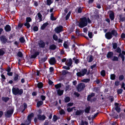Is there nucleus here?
Wrapping results in <instances>:
<instances>
[{
  "label": "nucleus",
  "instance_id": "11",
  "mask_svg": "<svg viewBox=\"0 0 125 125\" xmlns=\"http://www.w3.org/2000/svg\"><path fill=\"white\" fill-rule=\"evenodd\" d=\"M49 62L50 64L53 65L55 63L56 61L54 58L52 57L50 59Z\"/></svg>",
  "mask_w": 125,
  "mask_h": 125
},
{
  "label": "nucleus",
  "instance_id": "52",
  "mask_svg": "<svg viewBox=\"0 0 125 125\" xmlns=\"http://www.w3.org/2000/svg\"><path fill=\"white\" fill-rule=\"evenodd\" d=\"M115 109L117 112H119L120 111V109L119 107L116 106L115 107Z\"/></svg>",
  "mask_w": 125,
  "mask_h": 125
},
{
  "label": "nucleus",
  "instance_id": "38",
  "mask_svg": "<svg viewBox=\"0 0 125 125\" xmlns=\"http://www.w3.org/2000/svg\"><path fill=\"white\" fill-rule=\"evenodd\" d=\"M115 75L114 74H112L111 75L110 78L111 79L114 80L115 79Z\"/></svg>",
  "mask_w": 125,
  "mask_h": 125
},
{
  "label": "nucleus",
  "instance_id": "14",
  "mask_svg": "<svg viewBox=\"0 0 125 125\" xmlns=\"http://www.w3.org/2000/svg\"><path fill=\"white\" fill-rule=\"evenodd\" d=\"M38 119L40 120H44L45 118V117L44 115H38Z\"/></svg>",
  "mask_w": 125,
  "mask_h": 125
},
{
  "label": "nucleus",
  "instance_id": "51",
  "mask_svg": "<svg viewBox=\"0 0 125 125\" xmlns=\"http://www.w3.org/2000/svg\"><path fill=\"white\" fill-rule=\"evenodd\" d=\"M17 55L19 56L20 57H21L22 56V53L20 52H19L18 53Z\"/></svg>",
  "mask_w": 125,
  "mask_h": 125
},
{
  "label": "nucleus",
  "instance_id": "33",
  "mask_svg": "<svg viewBox=\"0 0 125 125\" xmlns=\"http://www.w3.org/2000/svg\"><path fill=\"white\" fill-rule=\"evenodd\" d=\"M51 20L53 21L55 20H56V19L53 17V14L52 13L51 14Z\"/></svg>",
  "mask_w": 125,
  "mask_h": 125
},
{
  "label": "nucleus",
  "instance_id": "19",
  "mask_svg": "<svg viewBox=\"0 0 125 125\" xmlns=\"http://www.w3.org/2000/svg\"><path fill=\"white\" fill-rule=\"evenodd\" d=\"M87 60L89 62H92L93 60L92 56L91 55L88 56L87 57Z\"/></svg>",
  "mask_w": 125,
  "mask_h": 125
},
{
  "label": "nucleus",
  "instance_id": "2",
  "mask_svg": "<svg viewBox=\"0 0 125 125\" xmlns=\"http://www.w3.org/2000/svg\"><path fill=\"white\" fill-rule=\"evenodd\" d=\"M12 91L13 94L15 95H21L23 93L22 89H19L17 88H13L12 89Z\"/></svg>",
  "mask_w": 125,
  "mask_h": 125
},
{
  "label": "nucleus",
  "instance_id": "62",
  "mask_svg": "<svg viewBox=\"0 0 125 125\" xmlns=\"http://www.w3.org/2000/svg\"><path fill=\"white\" fill-rule=\"evenodd\" d=\"M67 71L64 70L62 71V73L63 75H64L67 73Z\"/></svg>",
  "mask_w": 125,
  "mask_h": 125
},
{
  "label": "nucleus",
  "instance_id": "22",
  "mask_svg": "<svg viewBox=\"0 0 125 125\" xmlns=\"http://www.w3.org/2000/svg\"><path fill=\"white\" fill-rule=\"evenodd\" d=\"M63 92V90H61L60 89H58L57 91V93L59 95H62Z\"/></svg>",
  "mask_w": 125,
  "mask_h": 125
},
{
  "label": "nucleus",
  "instance_id": "47",
  "mask_svg": "<svg viewBox=\"0 0 125 125\" xmlns=\"http://www.w3.org/2000/svg\"><path fill=\"white\" fill-rule=\"evenodd\" d=\"M31 20V19L30 17L27 18L26 19V22H30Z\"/></svg>",
  "mask_w": 125,
  "mask_h": 125
},
{
  "label": "nucleus",
  "instance_id": "29",
  "mask_svg": "<svg viewBox=\"0 0 125 125\" xmlns=\"http://www.w3.org/2000/svg\"><path fill=\"white\" fill-rule=\"evenodd\" d=\"M37 86L39 88H41L43 86V84L41 82L39 83L38 84Z\"/></svg>",
  "mask_w": 125,
  "mask_h": 125
},
{
  "label": "nucleus",
  "instance_id": "35",
  "mask_svg": "<svg viewBox=\"0 0 125 125\" xmlns=\"http://www.w3.org/2000/svg\"><path fill=\"white\" fill-rule=\"evenodd\" d=\"M111 59L113 61H118V58L116 56H114Z\"/></svg>",
  "mask_w": 125,
  "mask_h": 125
},
{
  "label": "nucleus",
  "instance_id": "48",
  "mask_svg": "<svg viewBox=\"0 0 125 125\" xmlns=\"http://www.w3.org/2000/svg\"><path fill=\"white\" fill-rule=\"evenodd\" d=\"M61 86V84H57L56 85H55V87L56 88L58 89Z\"/></svg>",
  "mask_w": 125,
  "mask_h": 125
},
{
  "label": "nucleus",
  "instance_id": "59",
  "mask_svg": "<svg viewBox=\"0 0 125 125\" xmlns=\"http://www.w3.org/2000/svg\"><path fill=\"white\" fill-rule=\"evenodd\" d=\"M116 52H117L120 53L121 52V50L120 48H118L116 49Z\"/></svg>",
  "mask_w": 125,
  "mask_h": 125
},
{
  "label": "nucleus",
  "instance_id": "60",
  "mask_svg": "<svg viewBox=\"0 0 125 125\" xmlns=\"http://www.w3.org/2000/svg\"><path fill=\"white\" fill-rule=\"evenodd\" d=\"M41 99L43 101L45 99V97L44 96L41 95Z\"/></svg>",
  "mask_w": 125,
  "mask_h": 125
},
{
  "label": "nucleus",
  "instance_id": "42",
  "mask_svg": "<svg viewBox=\"0 0 125 125\" xmlns=\"http://www.w3.org/2000/svg\"><path fill=\"white\" fill-rule=\"evenodd\" d=\"M73 60L74 61L75 63L76 64H77L79 62V60L78 59H76L75 58H73Z\"/></svg>",
  "mask_w": 125,
  "mask_h": 125
},
{
  "label": "nucleus",
  "instance_id": "4",
  "mask_svg": "<svg viewBox=\"0 0 125 125\" xmlns=\"http://www.w3.org/2000/svg\"><path fill=\"white\" fill-rule=\"evenodd\" d=\"M34 114L32 113H31L28 115L27 119L26 121V122L25 123L26 125H28L30 123L31 120Z\"/></svg>",
  "mask_w": 125,
  "mask_h": 125
},
{
  "label": "nucleus",
  "instance_id": "1",
  "mask_svg": "<svg viewBox=\"0 0 125 125\" xmlns=\"http://www.w3.org/2000/svg\"><path fill=\"white\" fill-rule=\"evenodd\" d=\"M89 23H91V21L89 18L83 17L81 18L79 21L77 22L76 24L80 28H83L86 26Z\"/></svg>",
  "mask_w": 125,
  "mask_h": 125
},
{
  "label": "nucleus",
  "instance_id": "64",
  "mask_svg": "<svg viewBox=\"0 0 125 125\" xmlns=\"http://www.w3.org/2000/svg\"><path fill=\"white\" fill-rule=\"evenodd\" d=\"M83 31L85 33H87V29L86 28H84L83 29Z\"/></svg>",
  "mask_w": 125,
  "mask_h": 125
},
{
  "label": "nucleus",
  "instance_id": "9",
  "mask_svg": "<svg viewBox=\"0 0 125 125\" xmlns=\"http://www.w3.org/2000/svg\"><path fill=\"white\" fill-rule=\"evenodd\" d=\"M38 44L39 47L41 48L44 47L45 45L43 41L41 40L39 41Z\"/></svg>",
  "mask_w": 125,
  "mask_h": 125
},
{
  "label": "nucleus",
  "instance_id": "63",
  "mask_svg": "<svg viewBox=\"0 0 125 125\" xmlns=\"http://www.w3.org/2000/svg\"><path fill=\"white\" fill-rule=\"evenodd\" d=\"M82 9L81 8H79L78 10V13H80L82 12Z\"/></svg>",
  "mask_w": 125,
  "mask_h": 125
},
{
  "label": "nucleus",
  "instance_id": "21",
  "mask_svg": "<svg viewBox=\"0 0 125 125\" xmlns=\"http://www.w3.org/2000/svg\"><path fill=\"white\" fill-rule=\"evenodd\" d=\"M114 13L112 11L111 12V13L109 15V16L110 18L112 20H113L114 19Z\"/></svg>",
  "mask_w": 125,
  "mask_h": 125
},
{
  "label": "nucleus",
  "instance_id": "41",
  "mask_svg": "<svg viewBox=\"0 0 125 125\" xmlns=\"http://www.w3.org/2000/svg\"><path fill=\"white\" fill-rule=\"evenodd\" d=\"M53 38L56 41H57L58 39L57 36L55 34H54L53 36Z\"/></svg>",
  "mask_w": 125,
  "mask_h": 125
},
{
  "label": "nucleus",
  "instance_id": "39",
  "mask_svg": "<svg viewBox=\"0 0 125 125\" xmlns=\"http://www.w3.org/2000/svg\"><path fill=\"white\" fill-rule=\"evenodd\" d=\"M90 81V79H84L82 80V81L84 82L87 83Z\"/></svg>",
  "mask_w": 125,
  "mask_h": 125
},
{
  "label": "nucleus",
  "instance_id": "54",
  "mask_svg": "<svg viewBox=\"0 0 125 125\" xmlns=\"http://www.w3.org/2000/svg\"><path fill=\"white\" fill-rule=\"evenodd\" d=\"M123 90L122 89H119L117 90V92L118 94H121L122 93Z\"/></svg>",
  "mask_w": 125,
  "mask_h": 125
},
{
  "label": "nucleus",
  "instance_id": "45",
  "mask_svg": "<svg viewBox=\"0 0 125 125\" xmlns=\"http://www.w3.org/2000/svg\"><path fill=\"white\" fill-rule=\"evenodd\" d=\"M57 119V117L55 115H54L53 117V120L54 121H55Z\"/></svg>",
  "mask_w": 125,
  "mask_h": 125
},
{
  "label": "nucleus",
  "instance_id": "27",
  "mask_svg": "<svg viewBox=\"0 0 125 125\" xmlns=\"http://www.w3.org/2000/svg\"><path fill=\"white\" fill-rule=\"evenodd\" d=\"M48 24V23H47L43 24L41 27V29L42 30H43Z\"/></svg>",
  "mask_w": 125,
  "mask_h": 125
},
{
  "label": "nucleus",
  "instance_id": "8",
  "mask_svg": "<svg viewBox=\"0 0 125 125\" xmlns=\"http://www.w3.org/2000/svg\"><path fill=\"white\" fill-rule=\"evenodd\" d=\"M112 35L110 32H107L105 34V37L108 39H110L112 37Z\"/></svg>",
  "mask_w": 125,
  "mask_h": 125
},
{
  "label": "nucleus",
  "instance_id": "40",
  "mask_svg": "<svg viewBox=\"0 0 125 125\" xmlns=\"http://www.w3.org/2000/svg\"><path fill=\"white\" fill-rule=\"evenodd\" d=\"M19 40L20 42L22 43L24 42L25 41L24 38L23 37H21L19 39Z\"/></svg>",
  "mask_w": 125,
  "mask_h": 125
},
{
  "label": "nucleus",
  "instance_id": "58",
  "mask_svg": "<svg viewBox=\"0 0 125 125\" xmlns=\"http://www.w3.org/2000/svg\"><path fill=\"white\" fill-rule=\"evenodd\" d=\"M4 53V52L2 50L0 49V56L2 55Z\"/></svg>",
  "mask_w": 125,
  "mask_h": 125
},
{
  "label": "nucleus",
  "instance_id": "55",
  "mask_svg": "<svg viewBox=\"0 0 125 125\" xmlns=\"http://www.w3.org/2000/svg\"><path fill=\"white\" fill-rule=\"evenodd\" d=\"M88 35L89 37V38H91L92 37V33L91 32H89L88 33Z\"/></svg>",
  "mask_w": 125,
  "mask_h": 125
},
{
  "label": "nucleus",
  "instance_id": "13",
  "mask_svg": "<svg viewBox=\"0 0 125 125\" xmlns=\"http://www.w3.org/2000/svg\"><path fill=\"white\" fill-rule=\"evenodd\" d=\"M42 15L40 13H39L36 15V19L37 20V19H39V21L40 22L42 21Z\"/></svg>",
  "mask_w": 125,
  "mask_h": 125
},
{
  "label": "nucleus",
  "instance_id": "6",
  "mask_svg": "<svg viewBox=\"0 0 125 125\" xmlns=\"http://www.w3.org/2000/svg\"><path fill=\"white\" fill-rule=\"evenodd\" d=\"M85 87V86L84 84L83 83H81L78 85L77 89L78 91L79 92H80L82 90H83Z\"/></svg>",
  "mask_w": 125,
  "mask_h": 125
},
{
  "label": "nucleus",
  "instance_id": "24",
  "mask_svg": "<svg viewBox=\"0 0 125 125\" xmlns=\"http://www.w3.org/2000/svg\"><path fill=\"white\" fill-rule=\"evenodd\" d=\"M113 55V53L112 52H109L108 53L107 56L108 58H111Z\"/></svg>",
  "mask_w": 125,
  "mask_h": 125
},
{
  "label": "nucleus",
  "instance_id": "5",
  "mask_svg": "<svg viewBox=\"0 0 125 125\" xmlns=\"http://www.w3.org/2000/svg\"><path fill=\"white\" fill-rule=\"evenodd\" d=\"M13 109L12 108H11L10 110H8L5 114L6 116L7 117H10L13 114Z\"/></svg>",
  "mask_w": 125,
  "mask_h": 125
},
{
  "label": "nucleus",
  "instance_id": "49",
  "mask_svg": "<svg viewBox=\"0 0 125 125\" xmlns=\"http://www.w3.org/2000/svg\"><path fill=\"white\" fill-rule=\"evenodd\" d=\"M60 114L61 115L64 114L65 113V111L63 110L62 109L60 111Z\"/></svg>",
  "mask_w": 125,
  "mask_h": 125
},
{
  "label": "nucleus",
  "instance_id": "61",
  "mask_svg": "<svg viewBox=\"0 0 125 125\" xmlns=\"http://www.w3.org/2000/svg\"><path fill=\"white\" fill-rule=\"evenodd\" d=\"M73 103H68V104H67V106H72L73 105Z\"/></svg>",
  "mask_w": 125,
  "mask_h": 125
},
{
  "label": "nucleus",
  "instance_id": "46",
  "mask_svg": "<svg viewBox=\"0 0 125 125\" xmlns=\"http://www.w3.org/2000/svg\"><path fill=\"white\" fill-rule=\"evenodd\" d=\"M117 44L116 43H114L113 44V49H115L117 47Z\"/></svg>",
  "mask_w": 125,
  "mask_h": 125
},
{
  "label": "nucleus",
  "instance_id": "16",
  "mask_svg": "<svg viewBox=\"0 0 125 125\" xmlns=\"http://www.w3.org/2000/svg\"><path fill=\"white\" fill-rule=\"evenodd\" d=\"M69 45V43L68 41L65 42L63 44V46L66 49L68 48Z\"/></svg>",
  "mask_w": 125,
  "mask_h": 125
},
{
  "label": "nucleus",
  "instance_id": "28",
  "mask_svg": "<svg viewBox=\"0 0 125 125\" xmlns=\"http://www.w3.org/2000/svg\"><path fill=\"white\" fill-rule=\"evenodd\" d=\"M43 104V102L42 101H38L37 103V106L38 107H39L40 106L42 105Z\"/></svg>",
  "mask_w": 125,
  "mask_h": 125
},
{
  "label": "nucleus",
  "instance_id": "12",
  "mask_svg": "<svg viewBox=\"0 0 125 125\" xmlns=\"http://www.w3.org/2000/svg\"><path fill=\"white\" fill-rule=\"evenodd\" d=\"M72 63V61L71 59L68 60L66 62V64L69 67L70 66Z\"/></svg>",
  "mask_w": 125,
  "mask_h": 125
},
{
  "label": "nucleus",
  "instance_id": "26",
  "mask_svg": "<svg viewBox=\"0 0 125 125\" xmlns=\"http://www.w3.org/2000/svg\"><path fill=\"white\" fill-rule=\"evenodd\" d=\"M94 93H92L91 95H89L87 97V100L88 101H89L91 97L94 96Z\"/></svg>",
  "mask_w": 125,
  "mask_h": 125
},
{
  "label": "nucleus",
  "instance_id": "36",
  "mask_svg": "<svg viewBox=\"0 0 125 125\" xmlns=\"http://www.w3.org/2000/svg\"><path fill=\"white\" fill-rule=\"evenodd\" d=\"M101 75L103 76L105 75V72L104 70L102 71L101 73Z\"/></svg>",
  "mask_w": 125,
  "mask_h": 125
},
{
  "label": "nucleus",
  "instance_id": "53",
  "mask_svg": "<svg viewBox=\"0 0 125 125\" xmlns=\"http://www.w3.org/2000/svg\"><path fill=\"white\" fill-rule=\"evenodd\" d=\"M52 3L51 0H47V4L48 5H50Z\"/></svg>",
  "mask_w": 125,
  "mask_h": 125
},
{
  "label": "nucleus",
  "instance_id": "44",
  "mask_svg": "<svg viewBox=\"0 0 125 125\" xmlns=\"http://www.w3.org/2000/svg\"><path fill=\"white\" fill-rule=\"evenodd\" d=\"M71 13L70 12H69V13L67 14V15H66V20H67L69 18V17L70 16L71 14Z\"/></svg>",
  "mask_w": 125,
  "mask_h": 125
},
{
  "label": "nucleus",
  "instance_id": "23",
  "mask_svg": "<svg viewBox=\"0 0 125 125\" xmlns=\"http://www.w3.org/2000/svg\"><path fill=\"white\" fill-rule=\"evenodd\" d=\"M88 123L86 121H82L80 123V125H88Z\"/></svg>",
  "mask_w": 125,
  "mask_h": 125
},
{
  "label": "nucleus",
  "instance_id": "18",
  "mask_svg": "<svg viewBox=\"0 0 125 125\" xmlns=\"http://www.w3.org/2000/svg\"><path fill=\"white\" fill-rule=\"evenodd\" d=\"M83 112V111L82 110H77L76 112V115H79L81 114H82Z\"/></svg>",
  "mask_w": 125,
  "mask_h": 125
},
{
  "label": "nucleus",
  "instance_id": "15",
  "mask_svg": "<svg viewBox=\"0 0 125 125\" xmlns=\"http://www.w3.org/2000/svg\"><path fill=\"white\" fill-rule=\"evenodd\" d=\"M5 29L6 31L8 32L10 31L11 30L10 26L8 25H7L5 27Z\"/></svg>",
  "mask_w": 125,
  "mask_h": 125
},
{
  "label": "nucleus",
  "instance_id": "10",
  "mask_svg": "<svg viewBox=\"0 0 125 125\" xmlns=\"http://www.w3.org/2000/svg\"><path fill=\"white\" fill-rule=\"evenodd\" d=\"M0 39L2 42L5 43L7 42V39L4 36H2L0 37Z\"/></svg>",
  "mask_w": 125,
  "mask_h": 125
},
{
  "label": "nucleus",
  "instance_id": "43",
  "mask_svg": "<svg viewBox=\"0 0 125 125\" xmlns=\"http://www.w3.org/2000/svg\"><path fill=\"white\" fill-rule=\"evenodd\" d=\"M119 56L121 57L122 58L123 61H124L125 59V57L121 53H120L119 55Z\"/></svg>",
  "mask_w": 125,
  "mask_h": 125
},
{
  "label": "nucleus",
  "instance_id": "32",
  "mask_svg": "<svg viewBox=\"0 0 125 125\" xmlns=\"http://www.w3.org/2000/svg\"><path fill=\"white\" fill-rule=\"evenodd\" d=\"M90 109V107H86L85 110V112L87 113H89Z\"/></svg>",
  "mask_w": 125,
  "mask_h": 125
},
{
  "label": "nucleus",
  "instance_id": "30",
  "mask_svg": "<svg viewBox=\"0 0 125 125\" xmlns=\"http://www.w3.org/2000/svg\"><path fill=\"white\" fill-rule=\"evenodd\" d=\"M39 54V52H36L34 54L31 56V57L32 58H35L36 57L37 55Z\"/></svg>",
  "mask_w": 125,
  "mask_h": 125
},
{
  "label": "nucleus",
  "instance_id": "17",
  "mask_svg": "<svg viewBox=\"0 0 125 125\" xmlns=\"http://www.w3.org/2000/svg\"><path fill=\"white\" fill-rule=\"evenodd\" d=\"M56 48V45L54 44H52L49 46V49L50 50H54Z\"/></svg>",
  "mask_w": 125,
  "mask_h": 125
},
{
  "label": "nucleus",
  "instance_id": "34",
  "mask_svg": "<svg viewBox=\"0 0 125 125\" xmlns=\"http://www.w3.org/2000/svg\"><path fill=\"white\" fill-rule=\"evenodd\" d=\"M24 25L25 26H26L28 28H29L30 26V24L28 22H26L25 24Z\"/></svg>",
  "mask_w": 125,
  "mask_h": 125
},
{
  "label": "nucleus",
  "instance_id": "7",
  "mask_svg": "<svg viewBox=\"0 0 125 125\" xmlns=\"http://www.w3.org/2000/svg\"><path fill=\"white\" fill-rule=\"evenodd\" d=\"M62 28L63 27L62 26H60L55 28V31L56 33H59L62 31Z\"/></svg>",
  "mask_w": 125,
  "mask_h": 125
},
{
  "label": "nucleus",
  "instance_id": "20",
  "mask_svg": "<svg viewBox=\"0 0 125 125\" xmlns=\"http://www.w3.org/2000/svg\"><path fill=\"white\" fill-rule=\"evenodd\" d=\"M19 80V75L18 74H16L13 80L17 82Z\"/></svg>",
  "mask_w": 125,
  "mask_h": 125
},
{
  "label": "nucleus",
  "instance_id": "50",
  "mask_svg": "<svg viewBox=\"0 0 125 125\" xmlns=\"http://www.w3.org/2000/svg\"><path fill=\"white\" fill-rule=\"evenodd\" d=\"M75 108V107H73L71 108H68L67 109V111L68 112H71L73 110V108Z\"/></svg>",
  "mask_w": 125,
  "mask_h": 125
},
{
  "label": "nucleus",
  "instance_id": "3",
  "mask_svg": "<svg viewBox=\"0 0 125 125\" xmlns=\"http://www.w3.org/2000/svg\"><path fill=\"white\" fill-rule=\"evenodd\" d=\"M87 70L86 69H82L80 71L76 73L77 75L79 77H81L84 76L86 73Z\"/></svg>",
  "mask_w": 125,
  "mask_h": 125
},
{
  "label": "nucleus",
  "instance_id": "57",
  "mask_svg": "<svg viewBox=\"0 0 125 125\" xmlns=\"http://www.w3.org/2000/svg\"><path fill=\"white\" fill-rule=\"evenodd\" d=\"M33 30L34 31H37L38 30V27L37 26H35L33 28Z\"/></svg>",
  "mask_w": 125,
  "mask_h": 125
},
{
  "label": "nucleus",
  "instance_id": "37",
  "mask_svg": "<svg viewBox=\"0 0 125 125\" xmlns=\"http://www.w3.org/2000/svg\"><path fill=\"white\" fill-rule=\"evenodd\" d=\"M2 100L5 102H6L9 99V98L8 97H2Z\"/></svg>",
  "mask_w": 125,
  "mask_h": 125
},
{
  "label": "nucleus",
  "instance_id": "56",
  "mask_svg": "<svg viewBox=\"0 0 125 125\" xmlns=\"http://www.w3.org/2000/svg\"><path fill=\"white\" fill-rule=\"evenodd\" d=\"M124 78V76L123 75H120L119 77V80H122Z\"/></svg>",
  "mask_w": 125,
  "mask_h": 125
},
{
  "label": "nucleus",
  "instance_id": "25",
  "mask_svg": "<svg viewBox=\"0 0 125 125\" xmlns=\"http://www.w3.org/2000/svg\"><path fill=\"white\" fill-rule=\"evenodd\" d=\"M111 34L112 35L116 36L117 34V31L115 30H113L112 31Z\"/></svg>",
  "mask_w": 125,
  "mask_h": 125
},
{
  "label": "nucleus",
  "instance_id": "31",
  "mask_svg": "<svg viewBox=\"0 0 125 125\" xmlns=\"http://www.w3.org/2000/svg\"><path fill=\"white\" fill-rule=\"evenodd\" d=\"M64 100L65 102L67 103L70 101V99L69 97H66L65 98Z\"/></svg>",
  "mask_w": 125,
  "mask_h": 125
}]
</instances>
